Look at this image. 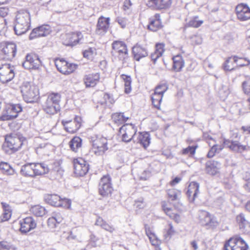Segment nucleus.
Segmentation results:
<instances>
[{
    "instance_id": "obj_5",
    "label": "nucleus",
    "mask_w": 250,
    "mask_h": 250,
    "mask_svg": "<svg viewBox=\"0 0 250 250\" xmlns=\"http://www.w3.org/2000/svg\"><path fill=\"white\" fill-rule=\"evenodd\" d=\"M90 142L93 146V148L95 154L98 155H102L107 150L108 148L107 146V140L104 137L97 135L91 136Z\"/></svg>"
},
{
    "instance_id": "obj_14",
    "label": "nucleus",
    "mask_w": 250,
    "mask_h": 250,
    "mask_svg": "<svg viewBox=\"0 0 250 250\" xmlns=\"http://www.w3.org/2000/svg\"><path fill=\"white\" fill-rule=\"evenodd\" d=\"M82 119L80 116H76L74 121L63 120L62 121L65 130L70 133L76 132L81 126Z\"/></svg>"
},
{
    "instance_id": "obj_11",
    "label": "nucleus",
    "mask_w": 250,
    "mask_h": 250,
    "mask_svg": "<svg viewBox=\"0 0 250 250\" xmlns=\"http://www.w3.org/2000/svg\"><path fill=\"white\" fill-rule=\"evenodd\" d=\"M21 110V106L19 104H9L5 108V114L0 116V120L5 121L15 119Z\"/></svg>"
},
{
    "instance_id": "obj_57",
    "label": "nucleus",
    "mask_w": 250,
    "mask_h": 250,
    "mask_svg": "<svg viewBox=\"0 0 250 250\" xmlns=\"http://www.w3.org/2000/svg\"><path fill=\"white\" fill-rule=\"evenodd\" d=\"M134 206L136 208L139 209L144 208L146 206V203L144 202L143 198H140L137 200H135Z\"/></svg>"
},
{
    "instance_id": "obj_39",
    "label": "nucleus",
    "mask_w": 250,
    "mask_h": 250,
    "mask_svg": "<svg viewBox=\"0 0 250 250\" xmlns=\"http://www.w3.org/2000/svg\"><path fill=\"white\" fill-rule=\"evenodd\" d=\"M111 118L115 124L119 125L124 124L129 119V117L125 116L124 113H116L112 115Z\"/></svg>"
},
{
    "instance_id": "obj_59",
    "label": "nucleus",
    "mask_w": 250,
    "mask_h": 250,
    "mask_svg": "<svg viewBox=\"0 0 250 250\" xmlns=\"http://www.w3.org/2000/svg\"><path fill=\"white\" fill-rule=\"evenodd\" d=\"M51 218L55 219L56 221L58 222V223H61L63 220V217L60 212H54L53 214V216H52Z\"/></svg>"
},
{
    "instance_id": "obj_1",
    "label": "nucleus",
    "mask_w": 250,
    "mask_h": 250,
    "mask_svg": "<svg viewBox=\"0 0 250 250\" xmlns=\"http://www.w3.org/2000/svg\"><path fill=\"white\" fill-rule=\"evenodd\" d=\"M30 17L29 12H20L16 15L14 31L16 35H21L27 32L29 29Z\"/></svg>"
},
{
    "instance_id": "obj_21",
    "label": "nucleus",
    "mask_w": 250,
    "mask_h": 250,
    "mask_svg": "<svg viewBox=\"0 0 250 250\" xmlns=\"http://www.w3.org/2000/svg\"><path fill=\"white\" fill-rule=\"evenodd\" d=\"M221 164L218 161L210 160L206 163L205 172L206 173L214 176L219 173Z\"/></svg>"
},
{
    "instance_id": "obj_42",
    "label": "nucleus",
    "mask_w": 250,
    "mask_h": 250,
    "mask_svg": "<svg viewBox=\"0 0 250 250\" xmlns=\"http://www.w3.org/2000/svg\"><path fill=\"white\" fill-rule=\"evenodd\" d=\"M0 169L3 173L7 175H13L15 173V170L7 163L1 162Z\"/></svg>"
},
{
    "instance_id": "obj_15",
    "label": "nucleus",
    "mask_w": 250,
    "mask_h": 250,
    "mask_svg": "<svg viewBox=\"0 0 250 250\" xmlns=\"http://www.w3.org/2000/svg\"><path fill=\"white\" fill-rule=\"evenodd\" d=\"M83 38L81 32H70L62 35L63 43L66 46H73L77 44Z\"/></svg>"
},
{
    "instance_id": "obj_19",
    "label": "nucleus",
    "mask_w": 250,
    "mask_h": 250,
    "mask_svg": "<svg viewBox=\"0 0 250 250\" xmlns=\"http://www.w3.org/2000/svg\"><path fill=\"white\" fill-rule=\"evenodd\" d=\"M51 32V28L48 24H43L35 28L30 33L29 39L32 40L35 38H39L47 36Z\"/></svg>"
},
{
    "instance_id": "obj_17",
    "label": "nucleus",
    "mask_w": 250,
    "mask_h": 250,
    "mask_svg": "<svg viewBox=\"0 0 250 250\" xmlns=\"http://www.w3.org/2000/svg\"><path fill=\"white\" fill-rule=\"evenodd\" d=\"M75 173L80 176H84L89 170V165L83 159H75L74 161Z\"/></svg>"
},
{
    "instance_id": "obj_61",
    "label": "nucleus",
    "mask_w": 250,
    "mask_h": 250,
    "mask_svg": "<svg viewBox=\"0 0 250 250\" xmlns=\"http://www.w3.org/2000/svg\"><path fill=\"white\" fill-rule=\"evenodd\" d=\"M116 21L119 23L122 28L125 27L126 24V19L119 17L116 19Z\"/></svg>"
},
{
    "instance_id": "obj_58",
    "label": "nucleus",
    "mask_w": 250,
    "mask_h": 250,
    "mask_svg": "<svg viewBox=\"0 0 250 250\" xmlns=\"http://www.w3.org/2000/svg\"><path fill=\"white\" fill-rule=\"evenodd\" d=\"M217 145H214L211 146L210 150H209L208 154H207V156L208 158H211L213 157L216 152H217Z\"/></svg>"
},
{
    "instance_id": "obj_29",
    "label": "nucleus",
    "mask_w": 250,
    "mask_h": 250,
    "mask_svg": "<svg viewBox=\"0 0 250 250\" xmlns=\"http://www.w3.org/2000/svg\"><path fill=\"white\" fill-rule=\"evenodd\" d=\"M199 184L196 182H191L188 188L187 195L189 197H192V201H194L197 194L199 192Z\"/></svg>"
},
{
    "instance_id": "obj_12",
    "label": "nucleus",
    "mask_w": 250,
    "mask_h": 250,
    "mask_svg": "<svg viewBox=\"0 0 250 250\" xmlns=\"http://www.w3.org/2000/svg\"><path fill=\"white\" fill-rule=\"evenodd\" d=\"M55 64L60 73L65 75H68L73 72L78 66L73 63H69L64 60L60 59L56 60Z\"/></svg>"
},
{
    "instance_id": "obj_52",
    "label": "nucleus",
    "mask_w": 250,
    "mask_h": 250,
    "mask_svg": "<svg viewBox=\"0 0 250 250\" xmlns=\"http://www.w3.org/2000/svg\"><path fill=\"white\" fill-rule=\"evenodd\" d=\"M146 233V235L148 236L150 241L153 245L155 246L157 244V241L154 240L155 235L152 232H151L149 228H147L146 225H145Z\"/></svg>"
},
{
    "instance_id": "obj_20",
    "label": "nucleus",
    "mask_w": 250,
    "mask_h": 250,
    "mask_svg": "<svg viewBox=\"0 0 250 250\" xmlns=\"http://www.w3.org/2000/svg\"><path fill=\"white\" fill-rule=\"evenodd\" d=\"M100 79L99 73H89L84 76L83 82L86 88L94 87L99 83Z\"/></svg>"
},
{
    "instance_id": "obj_27",
    "label": "nucleus",
    "mask_w": 250,
    "mask_h": 250,
    "mask_svg": "<svg viewBox=\"0 0 250 250\" xmlns=\"http://www.w3.org/2000/svg\"><path fill=\"white\" fill-rule=\"evenodd\" d=\"M132 52H133L134 59L138 61L148 55V51L146 49L138 44L134 46L132 48Z\"/></svg>"
},
{
    "instance_id": "obj_9",
    "label": "nucleus",
    "mask_w": 250,
    "mask_h": 250,
    "mask_svg": "<svg viewBox=\"0 0 250 250\" xmlns=\"http://www.w3.org/2000/svg\"><path fill=\"white\" fill-rule=\"evenodd\" d=\"M41 63V62L38 55L31 53L26 55L22 65L24 69H37L39 68Z\"/></svg>"
},
{
    "instance_id": "obj_28",
    "label": "nucleus",
    "mask_w": 250,
    "mask_h": 250,
    "mask_svg": "<svg viewBox=\"0 0 250 250\" xmlns=\"http://www.w3.org/2000/svg\"><path fill=\"white\" fill-rule=\"evenodd\" d=\"M44 200L51 206L62 207L63 205V201L59 195L56 194H47L44 196Z\"/></svg>"
},
{
    "instance_id": "obj_56",
    "label": "nucleus",
    "mask_w": 250,
    "mask_h": 250,
    "mask_svg": "<svg viewBox=\"0 0 250 250\" xmlns=\"http://www.w3.org/2000/svg\"><path fill=\"white\" fill-rule=\"evenodd\" d=\"M231 60H232V58H229L226 60L224 65V68L225 70L230 71L234 69V65H229L230 62L232 63L233 62V61H231Z\"/></svg>"
},
{
    "instance_id": "obj_8",
    "label": "nucleus",
    "mask_w": 250,
    "mask_h": 250,
    "mask_svg": "<svg viewBox=\"0 0 250 250\" xmlns=\"http://www.w3.org/2000/svg\"><path fill=\"white\" fill-rule=\"evenodd\" d=\"M15 67L9 64H4L0 66V81L3 83H8L15 77Z\"/></svg>"
},
{
    "instance_id": "obj_46",
    "label": "nucleus",
    "mask_w": 250,
    "mask_h": 250,
    "mask_svg": "<svg viewBox=\"0 0 250 250\" xmlns=\"http://www.w3.org/2000/svg\"><path fill=\"white\" fill-rule=\"evenodd\" d=\"M200 217L201 218V223L205 226L209 223L210 219L212 218L209 213L204 210L201 211Z\"/></svg>"
},
{
    "instance_id": "obj_4",
    "label": "nucleus",
    "mask_w": 250,
    "mask_h": 250,
    "mask_svg": "<svg viewBox=\"0 0 250 250\" xmlns=\"http://www.w3.org/2000/svg\"><path fill=\"white\" fill-rule=\"evenodd\" d=\"M22 143L19 136L16 134H10L5 137L2 149L5 153L10 155L18 151Z\"/></svg>"
},
{
    "instance_id": "obj_25",
    "label": "nucleus",
    "mask_w": 250,
    "mask_h": 250,
    "mask_svg": "<svg viewBox=\"0 0 250 250\" xmlns=\"http://www.w3.org/2000/svg\"><path fill=\"white\" fill-rule=\"evenodd\" d=\"M236 221L239 224L240 229L242 231L249 233L250 232V222L243 213H240L236 216Z\"/></svg>"
},
{
    "instance_id": "obj_30",
    "label": "nucleus",
    "mask_w": 250,
    "mask_h": 250,
    "mask_svg": "<svg viewBox=\"0 0 250 250\" xmlns=\"http://www.w3.org/2000/svg\"><path fill=\"white\" fill-rule=\"evenodd\" d=\"M53 150V147L49 144H41L36 148V153L41 156H48Z\"/></svg>"
},
{
    "instance_id": "obj_48",
    "label": "nucleus",
    "mask_w": 250,
    "mask_h": 250,
    "mask_svg": "<svg viewBox=\"0 0 250 250\" xmlns=\"http://www.w3.org/2000/svg\"><path fill=\"white\" fill-rule=\"evenodd\" d=\"M96 54V50L94 48H89L83 52V57L87 59L92 60L94 55Z\"/></svg>"
},
{
    "instance_id": "obj_51",
    "label": "nucleus",
    "mask_w": 250,
    "mask_h": 250,
    "mask_svg": "<svg viewBox=\"0 0 250 250\" xmlns=\"http://www.w3.org/2000/svg\"><path fill=\"white\" fill-rule=\"evenodd\" d=\"M16 247L7 241H2L0 250H16Z\"/></svg>"
},
{
    "instance_id": "obj_24",
    "label": "nucleus",
    "mask_w": 250,
    "mask_h": 250,
    "mask_svg": "<svg viewBox=\"0 0 250 250\" xmlns=\"http://www.w3.org/2000/svg\"><path fill=\"white\" fill-rule=\"evenodd\" d=\"M148 4L157 10L166 9L170 7L171 0H150Z\"/></svg>"
},
{
    "instance_id": "obj_40",
    "label": "nucleus",
    "mask_w": 250,
    "mask_h": 250,
    "mask_svg": "<svg viewBox=\"0 0 250 250\" xmlns=\"http://www.w3.org/2000/svg\"><path fill=\"white\" fill-rule=\"evenodd\" d=\"M82 140L80 137H75L69 142V145L71 150L76 152L81 147Z\"/></svg>"
},
{
    "instance_id": "obj_3",
    "label": "nucleus",
    "mask_w": 250,
    "mask_h": 250,
    "mask_svg": "<svg viewBox=\"0 0 250 250\" xmlns=\"http://www.w3.org/2000/svg\"><path fill=\"white\" fill-rule=\"evenodd\" d=\"M21 92L24 101L28 103H33L39 97L38 87L30 82H24L21 87Z\"/></svg>"
},
{
    "instance_id": "obj_53",
    "label": "nucleus",
    "mask_w": 250,
    "mask_h": 250,
    "mask_svg": "<svg viewBox=\"0 0 250 250\" xmlns=\"http://www.w3.org/2000/svg\"><path fill=\"white\" fill-rule=\"evenodd\" d=\"M242 88L245 94L250 93V77H247L246 80L242 83Z\"/></svg>"
},
{
    "instance_id": "obj_32",
    "label": "nucleus",
    "mask_w": 250,
    "mask_h": 250,
    "mask_svg": "<svg viewBox=\"0 0 250 250\" xmlns=\"http://www.w3.org/2000/svg\"><path fill=\"white\" fill-rule=\"evenodd\" d=\"M21 173L25 177H33L36 176L33 164H25L21 168Z\"/></svg>"
},
{
    "instance_id": "obj_47",
    "label": "nucleus",
    "mask_w": 250,
    "mask_h": 250,
    "mask_svg": "<svg viewBox=\"0 0 250 250\" xmlns=\"http://www.w3.org/2000/svg\"><path fill=\"white\" fill-rule=\"evenodd\" d=\"M232 61L234 63L240 66H244L250 64V60L247 59L238 58L236 56H234L232 58Z\"/></svg>"
},
{
    "instance_id": "obj_16",
    "label": "nucleus",
    "mask_w": 250,
    "mask_h": 250,
    "mask_svg": "<svg viewBox=\"0 0 250 250\" xmlns=\"http://www.w3.org/2000/svg\"><path fill=\"white\" fill-rule=\"evenodd\" d=\"M16 53V46L14 43H9L0 50V60H11Z\"/></svg>"
},
{
    "instance_id": "obj_55",
    "label": "nucleus",
    "mask_w": 250,
    "mask_h": 250,
    "mask_svg": "<svg viewBox=\"0 0 250 250\" xmlns=\"http://www.w3.org/2000/svg\"><path fill=\"white\" fill-rule=\"evenodd\" d=\"M197 146H188L183 150V154L187 155L189 154L190 155H193L195 154V150Z\"/></svg>"
},
{
    "instance_id": "obj_63",
    "label": "nucleus",
    "mask_w": 250,
    "mask_h": 250,
    "mask_svg": "<svg viewBox=\"0 0 250 250\" xmlns=\"http://www.w3.org/2000/svg\"><path fill=\"white\" fill-rule=\"evenodd\" d=\"M99 240V238L94 234H91L90 237V244L91 246L96 247L97 246L96 242Z\"/></svg>"
},
{
    "instance_id": "obj_37",
    "label": "nucleus",
    "mask_w": 250,
    "mask_h": 250,
    "mask_svg": "<svg viewBox=\"0 0 250 250\" xmlns=\"http://www.w3.org/2000/svg\"><path fill=\"white\" fill-rule=\"evenodd\" d=\"M173 68L176 72H179L184 66V61L182 57L179 55H176L173 58Z\"/></svg>"
},
{
    "instance_id": "obj_36",
    "label": "nucleus",
    "mask_w": 250,
    "mask_h": 250,
    "mask_svg": "<svg viewBox=\"0 0 250 250\" xmlns=\"http://www.w3.org/2000/svg\"><path fill=\"white\" fill-rule=\"evenodd\" d=\"M30 211L31 214L36 217H42L46 212L45 208L40 205H35L31 208Z\"/></svg>"
},
{
    "instance_id": "obj_41",
    "label": "nucleus",
    "mask_w": 250,
    "mask_h": 250,
    "mask_svg": "<svg viewBox=\"0 0 250 250\" xmlns=\"http://www.w3.org/2000/svg\"><path fill=\"white\" fill-rule=\"evenodd\" d=\"M162 208H163L165 213L170 218L173 219L177 223L180 222L181 219L179 214L174 213L170 208H167L165 205L162 206Z\"/></svg>"
},
{
    "instance_id": "obj_7",
    "label": "nucleus",
    "mask_w": 250,
    "mask_h": 250,
    "mask_svg": "<svg viewBox=\"0 0 250 250\" xmlns=\"http://www.w3.org/2000/svg\"><path fill=\"white\" fill-rule=\"evenodd\" d=\"M248 246L244 240L239 236L230 238L225 246V250H247Z\"/></svg>"
},
{
    "instance_id": "obj_22",
    "label": "nucleus",
    "mask_w": 250,
    "mask_h": 250,
    "mask_svg": "<svg viewBox=\"0 0 250 250\" xmlns=\"http://www.w3.org/2000/svg\"><path fill=\"white\" fill-rule=\"evenodd\" d=\"M20 225L21 232L26 233L36 228V223L33 218L28 217L21 221Z\"/></svg>"
},
{
    "instance_id": "obj_26",
    "label": "nucleus",
    "mask_w": 250,
    "mask_h": 250,
    "mask_svg": "<svg viewBox=\"0 0 250 250\" xmlns=\"http://www.w3.org/2000/svg\"><path fill=\"white\" fill-rule=\"evenodd\" d=\"M109 26V18L100 17L99 19L96 32L99 35L103 34L106 32Z\"/></svg>"
},
{
    "instance_id": "obj_33",
    "label": "nucleus",
    "mask_w": 250,
    "mask_h": 250,
    "mask_svg": "<svg viewBox=\"0 0 250 250\" xmlns=\"http://www.w3.org/2000/svg\"><path fill=\"white\" fill-rule=\"evenodd\" d=\"M150 135L148 132H139L138 142L143 146L145 148H147L150 144Z\"/></svg>"
},
{
    "instance_id": "obj_18",
    "label": "nucleus",
    "mask_w": 250,
    "mask_h": 250,
    "mask_svg": "<svg viewBox=\"0 0 250 250\" xmlns=\"http://www.w3.org/2000/svg\"><path fill=\"white\" fill-rule=\"evenodd\" d=\"M237 19L245 21L250 19V8L246 4L241 3L237 5L235 8Z\"/></svg>"
},
{
    "instance_id": "obj_13",
    "label": "nucleus",
    "mask_w": 250,
    "mask_h": 250,
    "mask_svg": "<svg viewBox=\"0 0 250 250\" xmlns=\"http://www.w3.org/2000/svg\"><path fill=\"white\" fill-rule=\"evenodd\" d=\"M113 190L110 183V178L108 175H105L101 178L99 185V192L103 197L110 195Z\"/></svg>"
},
{
    "instance_id": "obj_38",
    "label": "nucleus",
    "mask_w": 250,
    "mask_h": 250,
    "mask_svg": "<svg viewBox=\"0 0 250 250\" xmlns=\"http://www.w3.org/2000/svg\"><path fill=\"white\" fill-rule=\"evenodd\" d=\"M95 225L101 227L104 229L105 230L110 232V233L113 232L115 231V228L113 226L110 225L108 223H106L101 218L97 219Z\"/></svg>"
},
{
    "instance_id": "obj_60",
    "label": "nucleus",
    "mask_w": 250,
    "mask_h": 250,
    "mask_svg": "<svg viewBox=\"0 0 250 250\" xmlns=\"http://www.w3.org/2000/svg\"><path fill=\"white\" fill-rule=\"evenodd\" d=\"M66 239L68 241L78 240V235L74 230L70 231L69 235L66 237Z\"/></svg>"
},
{
    "instance_id": "obj_10",
    "label": "nucleus",
    "mask_w": 250,
    "mask_h": 250,
    "mask_svg": "<svg viewBox=\"0 0 250 250\" xmlns=\"http://www.w3.org/2000/svg\"><path fill=\"white\" fill-rule=\"evenodd\" d=\"M136 128L131 124H125L120 128L119 133L122 135V141L129 142L135 137Z\"/></svg>"
},
{
    "instance_id": "obj_62",
    "label": "nucleus",
    "mask_w": 250,
    "mask_h": 250,
    "mask_svg": "<svg viewBox=\"0 0 250 250\" xmlns=\"http://www.w3.org/2000/svg\"><path fill=\"white\" fill-rule=\"evenodd\" d=\"M6 24H7V22L6 21V19L0 18V33L5 30Z\"/></svg>"
},
{
    "instance_id": "obj_43",
    "label": "nucleus",
    "mask_w": 250,
    "mask_h": 250,
    "mask_svg": "<svg viewBox=\"0 0 250 250\" xmlns=\"http://www.w3.org/2000/svg\"><path fill=\"white\" fill-rule=\"evenodd\" d=\"M167 195L171 201H177L180 197L181 191L175 188H172L167 190Z\"/></svg>"
},
{
    "instance_id": "obj_31",
    "label": "nucleus",
    "mask_w": 250,
    "mask_h": 250,
    "mask_svg": "<svg viewBox=\"0 0 250 250\" xmlns=\"http://www.w3.org/2000/svg\"><path fill=\"white\" fill-rule=\"evenodd\" d=\"M160 18V15L156 14L155 15L154 18L150 19V23L148 26V28L150 30L155 32L161 28V22Z\"/></svg>"
},
{
    "instance_id": "obj_54",
    "label": "nucleus",
    "mask_w": 250,
    "mask_h": 250,
    "mask_svg": "<svg viewBox=\"0 0 250 250\" xmlns=\"http://www.w3.org/2000/svg\"><path fill=\"white\" fill-rule=\"evenodd\" d=\"M4 212L2 215L0 216V222H3L6 221H8L11 217V209H6L3 210Z\"/></svg>"
},
{
    "instance_id": "obj_45",
    "label": "nucleus",
    "mask_w": 250,
    "mask_h": 250,
    "mask_svg": "<svg viewBox=\"0 0 250 250\" xmlns=\"http://www.w3.org/2000/svg\"><path fill=\"white\" fill-rule=\"evenodd\" d=\"M121 78L124 80L125 82V92L128 94L131 91V78L130 76H126L125 74L121 75Z\"/></svg>"
},
{
    "instance_id": "obj_35",
    "label": "nucleus",
    "mask_w": 250,
    "mask_h": 250,
    "mask_svg": "<svg viewBox=\"0 0 250 250\" xmlns=\"http://www.w3.org/2000/svg\"><path fill=\"white\" fill-rule=\"evenodd\" d=\"M36 176L45 174L48 171V168L42 163L33 164Z\"/></svg>"
},
{
    "instance_id": "obj_49",
    "label": "nucleus",
    "mask_w": 250,
    "mask_h": 250,
    "mask_svg": "<svg viewBox=\"0 0 250 250\" xmlns=\"http://www.w3.org/2000/svg\"><path fill=\"white\" fill-rule=\"evenodd\" d=\"M197 17H196L193 19L190 20L188 22L186 23V27H192L195 28L199 27L203 23L202 21H197L196 19Z\"/></svg>"
},
{
    "instance_id": "obj_23",
    "label": "nucleus",
    "mask_w": 250,
    "mask_h": 250,
    "mask_svg": "<svg viewBox=\"0 0 250 250\" xmlns=\"http://www.w3.org/2000/svg\"><path fill=\"white\" fill-rule=\"evenodd\" d=\"M224 144L230 150L237 153H241L246 149V146L241 145L239 142L236 141H230L229 139H224Z\"/></svg>"
},
{
    "instance_id": "obj_44",
    "label": "nucleus",
    "mask_w": 250,
    "mask_h": 250,
    "mask_svg": "<svg viewBox=\"0 0 250 250\" xmlns=\"http://www.w3.org/2000/svg\"><path fill=\"white\" fill-rule=\"evenodd\" d=\"M163 96H164L155 93H153L151 96V102H152L153 105L157 109L159 110L160 109V104Z\"/></svg>"
},
{
    "instance_id": "obj_34",
    "label": "nucleus",
    "mask_w": 250,
    "mask_h": 250,
    "mask_svg": "<svg viewBox=\"0 0 250 250\" xmlns=\"http://www.w3.org/2000/svg\"><path fill=\"white\" fill-rule=\"evenodd\" d=\"M164 52V45L162 43L156 44L154 52L150 55L151 59L153 61L154 63L156 62L157 59L162 55Z\"/></svg>"
},
{
    "instance_id": "obj_50",
    "label": "nucleus",
    "mask_w": 250,
    "mask_h": 250,
    "mask_svg": "<svg viewBox=\"0 0 250 250\" xmlns=\"http://www.w3.org/2000/svg\"><path fill=\"white\" fill-rule=\"evenodd\" d=\"M167 89V87L166 84H161L155 87L154 93L164 96Z\"/></svg>"
},
{
    "instance_id": "obj_6",
    "label": "nucleus",
    "mask_w": 250,
    "mask_h": 250,
    "mask_svg": "<svg viewBox=\"0 0 250 250\" xmlns=\"http://www.w3.org/2000/svg\"><path fill=\"white\" fill-rule=\"evenodd\" d=\"M111 54L118 57L120 60H125L128 56V51L125 42L124 41H113Z\"/></svg>"
},
{
    "instance_id": "obj_64",
    "label": "nucleus",
    "mask_w": 250,
    "mask_h": 250,
    "mask_svg": "<svg viewBox=\"0 0 250 250\" xmlns=\"http://www.w3.org/2000/svg\"><path fill=\"white\" fill-rule=\"evenodd\" d=\"M57 222L53 218H49L48 219V225L49 228H54L56 227Z\"/></svg>"
},
{
    "instance_id": "obj_2",
    "label": "nucleus",
    "mask_w": 250,
    "mask_h": 250,
    "mask_svg": "<svg viewBox=\"0 0 250 250\" xmlns=\"http://www.w3.org/2000/svg\"><path fill=\"white\" fill-rule=\"evenodd\" d=\"M61 96L59 93H51L43 104V109L49 115H55L60 110Z\"/></svg>"
}]
</instances>
